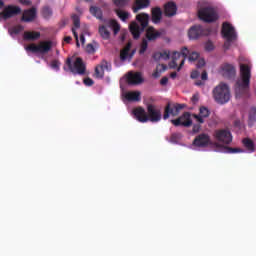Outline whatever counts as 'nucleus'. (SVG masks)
Listing matches in <instances>:
<instances>
[{
	"instance_id": "nucleus-1",
	"label": "nucleus",
	"mask_w": 256,
	"mask_h": 256,
	"mask_svg": "<svg viewBox=\"0 0 256 256\" xmlns=\"http://www.w3.org/2000/svg\"><path fill=\"white\" fill-rule=\"evenodd\" d=\"M135 119L139 121V123H159L162 119L161 109L157 108V106L153 104L147 105V111L143 107H137L132 111Z\"/></svg>"
},
{
	"instance_id": "nucleus-2",
	"label": "nucleus",
	"mask_w": 256,
	"mask_h": 256,
	"mask_svg": "<svg viewBox=\"0 0 256 256\" xmlns=\"http://www.w3.org/2000/svg\"><path fill=\"white\" fill-rule=\"evenodd\" d=\"M137 22H131L129 26L130 33H132L134 39H139L141 37V33L147 29L149 25V14L147 13H140L136 15Z\"/></svg>"
},
{
	"instance_id": "nucleus-3",
	"label": "nucleus",
	"mask_w": 256,
	"mask_h": 256,
	"mask_svg": "<svg viewBox=\"0 0 256 256\" xmlns=\"http://www.w3.org/2000/svg\"><path fill=\"white\" fill-rule=\"evenodd\" d=\"M240 77L241 80L236 82V93H239V91L247 93L249 91V85L251 84V67H249V65H240Z\"/></svg>"
},
{
	"instance_id": "nucleus-4",
	"label": "nucleus",
	"mask_w": 256,
	"mask_h": 256,
	"mask_svg": "<svg viewBox=\"0 0 256 256\" xmlns=\"http://www.w3.org/2000/svg\"><path fill=\"white\" fill-rule=\"evenodd\" d=\"M212 95L214 101L218 103V105H225L231 101V89H229V85L221 82L218 84L212 91Z\"/></svg>"
},
{
	"instance_id": "nucleus-5",
	"label": "nucleus",
	"mask_w": 256,
	"mask_h": 256,
	"mask_svg": "<svg viewBox=\"0 0 256 256\" xmlns=\"http://www.w3.org/2000/svg\"><path fill=\"white\" fill-rule=\"evenodd\" d=\"M109 29H112L114 35H117V33L121 31V25L115 19L109 20L106 25H100L98 28V33L100 37H102V39H104L105 41H107L111 37V32L109 31Z\"/></svg>"
},
{
	"instance_id": "nucleus-6",
	"label": "nucleus",
	"mask_w": 256,
	"mask_h": 256,
	"mask_svg": "<svg viewBox=\"0 0 256 256\" xmlns=\"http://www.w3.org/2000/svg\"><path fill=\"white\" fill-rule=\"evenodd\" d=\"M66 65L73 75H85L87 71V66L81 57H77L74 63L71 61V58H67Z\"/></svg>"
},
{
	"instance_id": "nucleus-7",
	"label": "nucleus",
	"mask_w": 256,
	"mask_h": 256,
	"mask_svg": "<svg viewBox=\"0 0 256 256\" xmlns=\"http://www.w3.org/2000/svg\"><path fill=\"white\" fill-rule=\"evenodd\" d=\"M53 49V41H41L38 45L30 44L25 47V50L30 53H40L41 55H47L49 51Z\"/></svg>"
},
{
	"instance_id": "nucleus-8",
	"label": "nucleus",
	"mask_w": 256,
	"mask_h": 256,
	"mask_svg": "<svg viewBox=\"0 0 256 256\" xmlns=\"http://www.w3.org/2000/svg\"><path fill=\"white\" fill-rule=\"evenodd\" d=\"M198 17L204 23H215L219 19V14L213 7H204L198 11Z\"/></svg>"
},
{
	"instance_id": "nucleus-9",
	"label": "nucleus",
	"mask_w": 256,
	"mask_h": 256,
	"mask_svg": "<svg viewBox=\"0 0 256 256\" xmlns=\"http://www.w3.org/2000/svg\"><path fill=\"white\" fill-rule=\"evenodd\" d=\"M191 117H193L191 112H184L177 119L171 120V123L174 127H191V125H193Z\"/></svg>"
},
{
	"instance_id": "nucleus-10",
	"label": "nucleus",
	"mask_w": 256,
	"mask_h": 256,
	"mask_svg": "<svg viewBox=\"0 0 256 256\" xmlns=\"http://www.w3.org/2000/svg\"><path fill=\"white\" fill-rule=\"evenodd\" d=\"M16 15H21V7L15 5H8L4 7L2 12H0V19H4V21H7V19L16 17Z\"/></svg>"
},
{
	"instance_id": "nucleus-11",
	"label": "nucleus",
	"mask_w": 256,
	"mask_h": 256,
	"mask_svg": "<svg viewBox=\"0 0 256 256\" xmlns=\"http://www.w3.org/2000/svg\"><path fill=\"white\" fill-rule=\"evenodd\" d=\"M181 55L183 59L181 60L180 65L177 68V71H181L183 65H185V59H188V61H197V59H199V53L196 51L190 52L189 48L187 47L181 48Z\"/></svg>"
},
{
	"instance_id": "nucleus-12",
	"label": "nucleus",
	"mask_w": 256,
	"mask_h": 256,
	"mask_svg": "<svg viewBox=\"0 0 256 256\" xmlns=\"http://www.w3.org/2000/svg\"><path fill=\"white\" fill-rule=\"evenodd\" d=\"M184 108H185V104H175L171 106V104L168 103L164 108L163 119L167 120L170 117V115H172V117H177L181 109H184Z\"/></svg>"
},
{
	"instance_id": "nucleus-13",
	"label": "nucleus",
	"mask_w": 256,
	"mask_h": 256,
	"mask_svg": "<svg viewBox=\"0 0 256 256\" xmlns=\"http://www.w3.org/2000/svg\"><path fill=\"white\" fill-rule=\"evenodd\" d=\"M222 35L227 41H235L237 39V33H235V28L229 22H225L222 25Z\"/></svg>"
},
{
	"instance_id": "nucleus-14",
	"label": "nucleus",
	"mask_w": 256,
	"mask_h": 256,
	"mask_svg": "<svg viewBox=\"0 0 256 256\" xmlns=\"http://www.w3.org/2000/svg\"><path fill=\"white\" fill-rule=\"evenodd\" d=\"M215 138L219 143H224V145H229L233 141V136L229 130H217L215 132Z\"/></svg>"
},
{
	"instance_id": "nucleus-15",
	"label": "nucleus",
	"mask_w": 256,
	"mask_h": 256,
	"mask_svg": "<svg viewBox=\"0 0 256 256\" xmlns=\"http://www.w3.org/2000/svg\"><path fill=\"white\" fill-rule=\"evenodd\" d=\"M221 75L224 76L225 79H235L237 70L232 64L226 63L221 66Z\"/></svg>"
},
{
	"instance_id": "nucleus-16",
	"label": "nucleus",
	"mask_w": 256,
	"mask_h": 256,
	"mask_svg": "<svg viewBox=\"0 0 256 256\" xmlns=\"http://www.w3.org/2000/svg\"><path fill=\"white\" fill-rule=\"evenodd\" d=\"M209 115H211V111H209V108L202 106L199 108V114H192V117L196 120L197 123L203 124L205 123V119H207Z\"/></svg>"
},
{
	"instance_id": "nucleus-17",
	"label": "nucleus",
	"mask_w": 256,
	"mask_h": 256,
	"mask_svg": "<svg viewBox=\"0 0 256 256\" xmlns=\"http://www.w3.org/2000/svg\"><path fill=\"white\" fill-rule=\"evenodd\" d=\"M202 35H207V33H205V29H203V26L201 25L192 26L188 31L189 39H199Z\"/></svg>"
},
{
	"instance_id": "nucleus-18",
	"label": "nucleus",
	"mask_w": 256,
	"mask_h": 256,
	"mask_svg": "<svg viewBox=\"0 0 256 256\" xmlns=\"http://www.w3.org/2000/svg\"><path fill=\"white\" fill-rule=\"evenodd\" d=\"M37 17V8L32 7L30 9L24 10L21 21L24 23H31L32 21H35V18Z\"/></svg>"
},
{
	"instance_id": "nucleus-19",
	"label": "nucleus",
	"mask_w": 256,
	"mask_h": 256,
	"mask_svg": "<svg viewBox=\"0 0 256 256\" xmlns=\"http://www.w3.org/2000/svg\"><path fill=\"white\" fill-rule=\"evenodd\" d=\"M209 143H211V138L205 133L196 136L193 141V145H195V147H207Z\"/></svg>"
},
{
	"instance_id": "nucleus-20",
	"label": "nucleus",
	"mask_w": 256,
	"mask_h": 256,
	"mask_svg": "<svg viewBox=\"0 0 256 256\" xmlns=\"http://www.w3.org/2000/svg\"><path fill=\"white\" fill-rule=\"evenodd\" d=\"M126 81L128 85H139L143 83V76H141V72H129L126 77Z\"/></svg>"
},
{
	"instance_id": "nucleus-21",
	"label": "nucleus",
	"mask_w": 256,
	"mask_h": 256,
	"mask_svg": "<svg viewBox=\"0 0 256 256\" xmlns=\"http://www.w3.org/2000/svg\"><path fill=\"white\" fill-rule=\"evenodd\" d=\"M109 62L103 60L100 65L96 66L95 68V77L96 79H103L105 77V70L109 71Z\"/></svg>"
},
{
	"instance_id": "nucleus-22",
	"label": "nucleus",
	"mask_w": 256,
	"mask_h": 256,
	"mask_svg": "<svg viewBox=\"0 0 256 256\" xmlns=\"http://www.w3.org/2000/svg\"><path fill=\"white\" fill-rule=\"evenodd\" d=\"M151 5V0H134L132 5L133 13H139L141 9H147Z\"/></svg>"
},
{
	"instance_id": "nucleus-23",
	"label": "nucleus",
	"mask_w": 256,
	"mask_h": 256,
	"mask_svg": "<svg viewBox=\"0 0 256 256\" xmlns=\"http://www.w3.org/2000/svg\"><path fill=\"white\" fill-rule=\"evenodd\" d=\"M164 15L165 17H175L177 15V4L170 1L164 5Z\"/></svg>"
},
{
	"instance_id": "nucleus-24",
	"label": "nucleus",
	"mask_w": 256,
	"mask_h": 256,
	"mask_svg": "<svg viewBox=\"0 0 256 256\" xmlns=\"http://www.w3.org/2000/svg\"><path fill=\"white\" fill-rule=\"evenodd\" d=\"M161 37V32L156 31L154 27H148L146 30V39L148 41H157Z\"/></svg>"
},
{
	"instance_id": "nucleus-25",
	"label": "nucleus",
	"mask_w": 256,
	"mask_h": 256,
	"mask_svg": "<svg viewBox=\"0 0 256 256\" xmlns=\"http://www.w3.org/2000/svg\"><path fill=\"white\" fill-rule=\"evenodd\" d=\"M161 19H163V11H161L160 7L152 8V23H161Z\"/></svg>"
},
{
	"instance_id": "nucleus-26",
	"label": "nucleus",
	"mask_w": 256,
	"mask_h": 256,
	"mask_svg": "<svg viewBox=\"0 0 256 256\" xmlns=\"http://www.w3.org/2000/svg\"><path fill=\"white\" fill-rule=\"evenodd\" d=\"M129 51H131V42L126 44L124 49L121 50L120 52L121 61H126V59H129V58L131 59V57H133V55L135 54V51H133L130 55H129Z\"/></svg>"
},
{
	"instance_id": "nucleus-27",
	"label": "nucleus",
	"mask_w": 256,
	"mask_h": 256,
	"mask_svg": "<svg viewBox=\"0 0 256 256\" xmlns=\"http://www.w3.org/2000/svg\"><path fill=\"white\" fill-rule=\"evenodd\" d=\"M40 37L41 33L35 31H25L23 34L24 41H37Z\"/></svg>"
},
{
	"instance_id": "nucleus-28",
	"label": "nucleus",
	"mask_w": 256,
	"mask_h": 256,
	"mask_svg": "<svg viewBox=\"0 0 256 256\" xmlns=\"http://www.w3.org/2000/svg\"><path fill=\"white\" fill-rule=\"evenodd\" d=\"M125 99H127V101H141V92L139 91H131V92H127L125 94Z\"/></svg>"
},
{
	"instance_id": "nucleus-29",
	"label": "nucleus",
	"mask_w": 256,
	"mask_h": 256,
	"mask_svg": "<svg viewBox=\"0 0 256 256\" xmlns=\"http://www.w3.org/2000/svg\"><path fill=\"white\" fill-rule=\"evenodd\" d=\"M164 71H167V65L158 64L152 76L154 77V79H159V77H161V74L164 73Z\"/></svg>"
},
{
	"instance_id": "nucleus-30",
	"label": "nucleus",
	"mask_w": 256,
	"mask_h": 256,
	"mask_svg": "<svg viewBox=\"0 0 256 256\" xmlns=\"http://www.w3.org/2000/svg\"><path fill=\"white\" fill-rule=\"evenodd\" d=\"M114 12L116 13L117 17L124 22L127 21L131 15L129 12L121 10V8L114 9Z\"/></svg>"
},
{
	"instance_id": "nucleus-31",
	"label": "nucleus",
	"mask_w": 256,
	"mask_h": 256,
	"mask_svg": "<svg viewBox=\"0 0 256 256\" xmlns=\"http://www.w3.org/2000/svg\"><path fill=\"white\" fill-rule=\"evenodd\" d=\"M242 143H243L244 147H246V149H248V151H250V153L255 152V143L253 142V140H251L250 138H244L242 140Z\"/></svg>"
},
{
	"instance_id": "nucleus-32",
	"label": "nucleus",
	"mask_w": 256,
	"mask_h": 256,
	"mask_svg": "<svg viewBox=\"0 0 256 256\" xmlns=\"http://www.w3.org/2000/svg\"><path fill=\"white\" fill-rule=\"evenodd\" d=\"M90 13H91V15L96 17V19H100V20L103 19V11L101 10V8H99L97 6H91Z\"/></svg>"
},
{
	"instance_id": "nucleus-33",
	"label": "nucleus",
	"mask_w": 256,
	"mask_h": 256,
	"mask_svg": "<svg viewBox=\"0 0 256 256\" xmlns=\"http://www.w3.org/2000/svg\"><path fill=\"white\" fill-rule=\"evenodd\" d=\"M255 121H256V108L252 107L250 108L249 116H248L249 127H253V123H255Z\"/></svg>"
},
{
	"instance_id": "nucleus-34",
	"label": "nucleus",
	"mask_w": 256,
	"mask_h": 256,
	"mask_svg": "<svg viewBox=\"0 0 256 256\" xmlns=\"http://www.w3.org/2000/svg\"><path fill=\"white\" fill-rule=\"evenodd\" d=\"M24 29L23 25H16L9 29V33L10 35H19Z\"/></svg>"
},
{
	"instance_id": "nucleus-35",
	"label": "nucleus",
	"mask_w": 256,
	"mask_h": 256,
	"mask_svg": "<svg viewBox=\"0 0 256 256\" xmlns=\"http://www.w3.org/2000/svg\"><path fill=\"white\" fill-rule=\"evenodd\" d=\"M112 3L118 7V9H124L129 5V0H112Z\"/></svg>"
},
{
	"instance_id": "nucleus-36",
	"label": "nucleus",
	"mask_w": 256,
	"mask_h": 256,
	"mask_svg": "<svg viewBox=\"0 0 256 256\" xmlns=\"http://www.w3.org/2000/svg\"><path fill=\"white\" fill-rule=\"evenodd\" d=\"M149 47V42H147V39H142V42L140 44V50H139V54L140 55H144L145 51H147V48Z\"/></svg>"
},
{
	"instance_id": "nucleus-37",
	"label": "nucleus",
	"mask_w": 256,
	"mask_h": 256,
	"mask_svg": "<svg viewBox=\"0 0 256 256\" xmlns=\"http://www.w3.org/2000/svg\"><path fill=\"white\" fill-rule=\"evenodd\" d=\"M181 133H173L170 136V143H178L181 139Z\"/></svg>"
},
{
	"instance_id": "nucleus-38",
	"label": "nucleus",
	"mask_w": 256,
	"mask_h": 256,
	"mask_svg": "<svg viewBox=\"0 0 256 256\" xmlns=\"http://www.w3.org/2000/svg\"><path fill=\"white\" fill-rule=\"evenodd\" d=\"M42 15L45 17V19H48L51 15H53V11H51V8L48 6H45L42 10Z\"/></svg>"
},
{
	"instance_id": "nucleus-39",
	"label": "nucleus",
	"mask_w": 256,
	"mask_h": 256,
	"mask_svg": "<svg viewBox=\"0 0 256 256\" xmlns=\"http://www.w3.org/2000/svg\"><path fill=\"white\" fill-rule=\"evenodd\" d=\"M73 24L76 29H79L81 27V20L77 14H74L72 16Z\"/></svg>"
},
{
	"instance_id": "nucleus-40",
	"label": "nucleus",
	"mask_w": 256,
	"mask_h": 256,
	"mask_svg": "<svg viewBox=\"0 0 256 256\" xmlns=\"http://www.w3.org/2000/svg\"><path fill=\"white\" fill-rule=\"evenodd\" d=\"M50 66L51 69L59 71L61 69V62L59 60H52Z\"/></svg>"
},
{
	"instance_id": "nucleus-41",
	"label": "nucleus",
	"mask_w": 256,
	"mask_h": 256,
	"mask_svg": "<svg viewBox=\"0 0 256 256\" xmlns=\"http://www.w3.org/2000/svg\"><path fill=\"white\" fill-rule=\"evenodd\" d=\"M225 153H243V150H241V148H231L229 146H226Z\"/></svg>"
},
{
	"instance_id": "nucleus-42",
	"label": "nucleus",
	"mask_w": 256,
	"mask_h": 256,
	"mask_svg": "<svg viewBox=\"0 0 256 256\" xmlns=\"http://www.w3.org/2000/svg\"><path fill=\"white\" fill-rule=\"evenodd\" d=\"M83 83L84 85H86V87H92V85H94L95 82L93 81V79L87 77L83 80Z\"/></svg>"
},
{
	"instance_id": "nucleus-43",
	"label": "nucleus",
	"mask_w": 256,
	"mask_h": 256,
	"mask_svg": "<svg viewBox=\"0 0 256 256\" xmlns=\"http://www.w3.org/2000/svg\"><path fill=\"white\" fill-rule=\"evenodd\" d=\"M181 55H183V54H181V52H178V51H174V52H172V61H177L178 59H180L181 58Z\"/></svg>"
},
{
	"instance_id": "nucleus-44",
	"label": "nucleus",
	"mask_w": 256,
	"mask_h": 256,
	"mask_svg": "<svg viewBox=\"0 0 256 256\" xmlns=\"http://www.w3.org/2000/svg\"><path fill=\"white\" fill-rule=\"evenodd\" d=\"M206 51H213L215 49V46L213 45V42L208 41L205 44Z\"/></svg>"
},
{
	"instance_id": "nucleus-45",
	"label": "nucleus",
	"mask_w": 256,
	"mask_h": 256,
	"mask_svg": "<svg viewBox=\"0 0 256 256\" xmlns=\"http://www.w3.org/2000/svg\"><path fill=\"white\" fill-rule=\"evenodd\" d=\"M201 131V123L194 124L192 128V133H199Z\"/></svg>"
},
{
	"instance_id": "nucleus-46",
	"label": "nucleus",
	"mask_w": 256,
	"mask_h": 256,
	"mask_svg": "<svg viewBox=\"0 0 256 256\" xmlns=\"http://www.w3.org/2000/svg\"><path fill=\"white\" fill-rule=\"evenodd\" d=\"M161 55V59H164V61H167L171 57V54L167 51L161 52Z\"/></svg>"
},
{
	"instance_id": "nucleus-47",
	"label": "nucleus",
	"mask_w": 256,
	"mask_h": 256,
	"mask_svg": "<svg viewBox=\"0 0 256 256\" xmlns=\"http://www.w3.org/2000/svg\"><path fill=\"white\" fill-rule=\"evenodd\" d=\"M197 69H201L202 67H205V59L201 58L198 60L196 64Z\"/></svg>"
},
{
	"instance_id": "nucleus-48",
	"label": "nucleus",
	"mask_w": 256,
	"mask_h": 256,
	"mask_svg": "<svg viewBox=\"0 0 256 256\" xmlns=\"http://www.w3.org/2000/svg\"><path fill=\"white\" fill-rule=\"evenodd\" d=\"M199 75H201L199 70H194V71H192L190 77H191V79H197L199 77Z\"/></svg>"
},
{
	"instance_id": "nucleus-49",
	"label": "nucleus",
	"mask_w": 256,
	"mask_h": 256,
	"mask_svg": "<svg viewBox=\"0 0 256 256\" xmlns=\"http://www.w3.org/2000/svg\"><path fill=\"white\" fill-rule=\"evenodd\" d=\"M161 57H163V55L161 54V52H155L153 54V59L154 61H160Z\"/></svg>"
},
{
	"instance_id": "nucleus-50",
	"label": "nucleus",
	"mask_w": 256,
	"mask_h": 256,
	"mask_svg": "<svg viewBox=\"0 0 256 256\" xmlns=\"http://www.w3.org/2000/svg\"><path fill=\"white\" fill-rule=\"evenodd\" d=\"M193 105L199 103V94H194L191 98Z\"/></svg>"
},
{
	"instance_id": "nucleus-51",
	"label": "nucleus",
	"mask_w": 256,
	"mask_h": 256,
	"mask_svg": "<svg viewBox=\"0 0 256 256\" xmlns=\"http://www.w3.org/2000/svg\"><path fill=\"white\" fill-rule=\"evenodd\" d=\"M72 33L77 41L76 45H77V47H79V35L77 34V31L75 30V28H72Z\"/></svg>"
},
{
	"instance_id": "nucleus-52",
	"label": "nucleus",
	"mask_w": 256,
	"mask_h": 256,
	"mask_svg": "<svg viewBox=\"0 0 256 256\" xmlns=\"http://www.w3.org/2000/svg\"><path fill=\"white\" fill-rule=\"evenodd\" d=\"M169 68H170V69H179V67H177V61H176V60H172V61L169 63Z\"/></svg>"
},
{
	"instance_id": "nucleus-53",
	"label": "nucleus",
	"mask_w": 256,
	"mask_h": 256,
	"mask_svg": "<svg viewBox=\"0 0 256 256\" xmlns=\"http://www.w3.org/2000/svg\"><path fill=\"white\" fill-rule=\"evenodd\" d=\"M86 49H87L88 53H95V47H93V44H88L86 46Z\"/></svg>"
},
{
	"instance_id": "nucleus-54",
	"label": "nucleus",
	"mask_w": 256,
	"mask_h": 256,
	"mask_svg": "<svg viewBox=\"0 0 256 256\" xmlns=\"http://www.w3.org/2000/svg\"><path fill=\"white\" fill-rule=\"evenodd\" d=\"M233 40H227L226 39V41H225V43H224V49L227 51V50H229V48L231 47V42H232Z\"/></svg>"
},
{
	"instance_id": "nucleus-55",
	"label": "nucleus",
	"mask_w": 256,
	"mask_h": 256,
	"mask_svg": "<svg viewBox=\"0 0 256 256\" xmlns=\"http://www.w3.org/2000/svg\"><path fill=\"white\" fill-rule=\"evenodd\" d=\"M22 5H26L27 7L31 6L32 2L30 0H20Z\"/></svg>"
},
{
	"instance_id": "nucleus-56",
	"label": "nucleus",
	"mask_w": 256,
	"mask_h": 256,
	"mask_svg": "<svg viewBox=\"0 0 256 256\" xmlns=\"http://www.w3.org/2000/svg\"><path fill=\"white\" fill-rule=\"evenodd\" d=\"M167 83H169V78H167V77H163L160 80V85H167Z\"/></svg>"
},
{
	"instance_id": "nucleus-57",
	"label": "nucleus",
	"mask_w": 256,
	"mask_h": 256,
	"mask_svg": "<svg viewBox=\"0 0 256 256\" xmlns=\"http://www.w3.org/2000/svg\"><path fill=\"white\" fill-rule=\"evenodd\" d=\"M201 79H202V81H207V79H208L207 71L204 70L202 72Z\"/></svg>"
},
{
	"instance_id": "nucleus-58",
	"label": "nucleus",
	"mask_w": 256,
	"mask_h": 256,
	"mask_svg": "<svg viewBox=\"0 0 256 256\" xmlns=\"http://www.w3.org/2000/svg\"><path fill=\"white\" fill-rule=\"evenodd\" d=\"M234 126H235V127H238V129H241V127H242L241 120L236 119V120L234 121Z\"/></svg>"
},
{
	"instance_id": "nucleus-59",
	"label": "nucleus",
	"mask_w": 256,
	"mask_h": 256,
	"mask_svg": "<svg viewBox=\"0 0 256 256\" xmlns=\"http://www.w3.org/2000/svg\"><path fill=\"white\" fill-rule=\"evenodd\" d=\"M72 39H73V38H71V36H66V37L64 38V41H65V43H71Z\"/></svg>"
},
{
	"instance_id": "nucleus-60",
	"label": "nucleus",
	"mask_w": 256,
	"mask_h": 256,
	"mask_svg": "<svg viewBox=\"0 0 256 256\" xmlns=\"http://www.w3.org/2000/svg\"><path fill=\"white\" fill-rule=\"evenodd\" d=\"M80 41H81L82 45H85V36L83 34L80 35Z\"/></svg>"
},
{
	"instance_id": "nucleus-61",
	"label": "nucleus",
	"mask_w": 256,
	"mask_h": 256,
	"mask_svg": "<svg viewBox=\"0 0 256 256\" xmlns=\"http://www.w3.org/2000/svg\"><path fill=\"white\" fill-rule=\"evenodd\" d=\"M170 77H171V79H176V77H177V72H172V73L170 74Z\"/></svg>"
},
{
	"instance_id": "nucleus-62",
	"label": "nucleus",
	"mask_w": 256,
	"mask_h": 256,
	"mask_svg": "<svg viewBox=\"0 0 256 256\" xmlns=\"http://www.w3.org/2000/svg\"><path fill=\"white\" fill-rule=\"evenodd\" d=\"M2 7H5V2H3L2 0H0V9H2Z\"/></svg>"
},
{
	"instance_id": "nucleus-63",
	"label": "nucleus",
	"mask_w": 256,
	"mask_h": 256,
	"mask_svg": "<svg viewBox=\"0 0 256 256\" xmlns=\"http://www.w3.org/2000/svg\"><path fill=\"white\" fill-rule=\"evenodd\" d=\"M196 85L199 87V86L203 85V82L198 81V82H196Z\"/></svg>"
}]
</instances>
